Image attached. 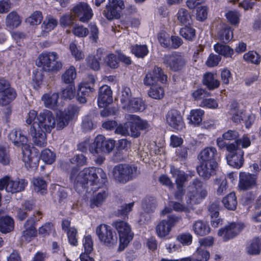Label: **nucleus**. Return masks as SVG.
I'll return each mask as SVG.
<instances>
[{
	"label": "nucleus",
	"instance_id": "47",
	"mask_svg": "<svg viewBox=\"0 0 261 261\" xmlns=\"http://www.w3.org/2000/svg\"><path fill=\"white\" fill-rule=\"evenodd\" d=\"M63 66L61 61L58 60V55L56 53L52 52L50 54V71L57 72L60 70Z\"/></svg>",
	"mask_w": 261,
	"mask_h": 261
},
{
	"label": "nucleus",
	"instance_id": "13",
	"mask_svg": "<svg viewBox=\"0 0 261 261\" xmlns=\"http://www.w3.org/2000/svg\"><path fill=\"white\" fill-rule=\"evenodd\" d=\"M166 120L169 126L176 130H181L185 123L180 112L175 109L169 110L166 115Z\"/></svg>",
	"mask_w": 261,
	"mask_h": 261
},
{
	"label": "nucleus",
	"instance_id": "56",
	"mask_svg": "<svg viewBox=\"0 0 261 261\" xmlns=\"http://www.w3.org/2000/svg\"><path fill=\"white\" fill-rule=\"evenodd\" d=\"M195 258L193 261H207L210 258V253L207 250H203L201 248H198L196 251Z\"/></svg>",
	"mask_w": 261,
	"mask_h": 261
},
{
	"label": "nucleus",
	"instance_id": "51",
	"mask_svg": "<svg viewBox=\"0 0 261 261\" xmlns=\"http://www.w3.org/2000/svg\"><path fill=\"white\" fill-rule=\"evenodd\" d=\"M132 51L136 57L143 58L147 55L148 50L145 45H136L132 47Z\"/></svg>",
	"mask_w": 261,
	"mask_h": 261
},
{
	"label": "nucleus",
	"instance_id": "49",
	"mask_svg": "<svg viewBox=\"0 0 261 261\" xmlns=\"http://www.w3.org/2000/svg\"><path fill=\"white\" fill-rule=\"evenodd\" d=\"M244 60L252 64L258 65L261 61V57L255 51H249L243 56Z\"/></svg>",
	"mask_w": 261,
	"mask_h": 261
},
{
	"label": "nucleus",
	"instance_id": "12",
	"mask_svg": "<svg viewBox=\"0 0 261 261\" xmlns=\"http://www.w3.org/2000/svg\"><path fill=\"white\" fill-rule=\"evenodd\" d=\"M124 8V3L122 0H109L103 14L109 20L118 19L120 16L121 11Z\"/></svg>",
	"mask_w": 261,
	"mask_h": 261
},
{
	"label": "nucleus",
	"instance_id": "23",
	"mask_svg": "<svg viewBox=\"0 0 261 261\" xmlns=\"http://www.w3.org/2000/svg\"><path fill=\"white\" fill-rule=\"evenodd\" d=\"M170 173L175 179L176 187L184 186L185 184L189 180V175L174 166L170 167Z\"/></svg>",
	"mask_w": 261,
	"mask_h": 261
},
{
	"label": "nucleus",
	"instance_id": "26",
	"mask_svg": "<svg viewBox=\"0 0 261 261\" xmlns=\"http://www.w3.org/2000/svg\"><path fill=\"white\" fill-rule=\"evenodd\" d=\"M34 224L35 220L34 218L31 217L28 219L24 224L25 230L23 232L22 240L29 242L32 238L35 237L37 230L35 227Z\"/></svg>",
	"mask_w": 261,
	"mask_h": 261
},
{
	"label": "nucleus",
	"instance_id": "48",
	"mask_svg": "<svg viewBox=\"0 0 261 261\" xmlns=\"http://www.w3.org/2000/svg\"><path fill=\"white\" fill-rule=\"evenodd\" d=\"M36 65L41 67L44 71L49 70V53L41 54L36 60Z\"/></svg>",
	"mask_w": 261,
	"mask_h": 261
},
{
	"label": "nucleus",
	"instance_id": "32",
	"mask_svg": "<svg viewBox=\"0 0 261 261\" xmlns=\"http://www.w3.org/2000/svg\"><path fill=\"white\" fill-rule=\"evenodd\" d=\"M218 38L224 42L230 41L233 38L231 29L226 24H222L217 34Z\"/></svg>",
	"mask_w": 261,
	"mask_h": 261
},
{
	"label": "nucleus",
	"instance_id": "28",
	"mask_svg": "<svg viewBox=\"0 0 261 261\" xmlns=\"http://www.w3.org/2000/svg\"><path fill=\"white\" fill-rule=\"evenodd\" d=\"M228 114L231 116L232 120L238 123L243 119L242 111L239 108V104L236 101H233L227 105Z\"/></svg>",
	"mask_w": 261,
	"mask_h": 261
},
{
	"label": "nucleus",
	"instance_id": "29",
	"mask_svg": "<svg viewBox=\"0 0 261 261\" xmlns=\"http://www.w3.org/2000/svg\"><path fill=\"white\" fill-rule=\"evenodd\" d=\"M204 114V111L201 109L192 110L187 118L188 123L194 126L199 125L202 121Z\"/></svg>",
	"mask_w": 261,
	"mask_h": 261
},
{
	"label": "nucleus",
	"instance_id": "53",
	"mask_svg": "<svg viewBox=\"0 0 261 261\" xmlns=\"http://www.w3.org/2000/svg\"><path fill=\"white\" fill-rule=\"evenodd\" d=\"M180 34L186 40L191 41L195 36V30L192 28L185 27L180 29Z\"/></svg>",
	"mask_w": 261,
	"mask_h": 261
},
{
	"label": "nucleus",
	"instance_id": "4",
	"mask_svg": "<svg viewBox=\"0 0 261 261\" xmlns=\"http://www.w3.org/2000/svg\"><path fill=\"white\" fill-rule=\"evenodd\" d=\"M137 168L127 164H118L112 171L113 177L118 182L125 184L136 175Z\"/></svg>",
	"mask_w": 261,
	"mask_h": 261
},
{
	"label": "nucleus",
	"instance_id": "15",
	"mask_svg": "<svg viewBox=\"0 0 261 261\" xmlns=\"http://www.w3.org/2000/svg\"><path fill=\"white\" fill-rule=\"evenodd\" d=\"M22 160L27 168H36L38 164V158L32 152L31 146L27 143L21 146Z\"/></svg>",
	"mask_w": 261,
	"mask_h": 261
},
{
	"label": "nucleus",
	"instance_id": "2",
	"mask_svg": "<svg viewBox=\"0 0 261 261\" xmlns=\"http://www.w3.org/2000/svg\"><path fill=\"white\" fill-rule=\"evenodd\" d=\"M37 120L31 126L29 134L35 144L43 147L47 143L46 133L49 129V111L43 110L38 115Z\"/></svg>",
	"mask_w": 261,
	"mask_h": 261
},
{
	"label": "nucleus",
	"instance_id": "38",
	"mask_svg": "<svg viewBox=\"0 0 261 261\" xmlns=\"http://www.w3.org/2000/svg\"><path fill=\"white\" fill-rule=\"evenodd\" d=\"M155 229L158 236L164 238L170 233L171 230V225L168 223L166 220H163L156 225Z\"/></svg>",
	"mask_w": 261,
	"mask_h": 261
},
{
	"label": "nucleus",
	"instance_id": "41",
	"mask_svg": "<svg viewBox=\"0 0 261 261\" xmlns=\"http://www.w3.org/2000/svg\"><path fill=\"white\" fill-rule=\"evenodd\" d=\"M125 118L126 120H131L132 122L137 124L139 130H144L149 127V124L147 121L141 119L137 115L127 114L125 115Z\"/></svg>",
	"mask_w": 261,
	"mask_h": 261
},
{
	"label": "nucleus",
	"instance_id": "22",
	"mask_svg": "<svg viewBox=\"0 0 261 261\" xmlns=\"http://www.w3.org/2000/svg\"><path fill=\"white\" fill-rule=\"evenodd\" d=\"M217 151L215 147H206L202 149L198 156L200 163L209 162L211 163H217L216 157Z\"/></svg>",
	"mask_w": 261,
	"mask_h": 261
},
{
	"label": "nucleus",
	"instance_id": "46",
	"mask_svg": "<svg viewBox=\"0 0 261 261\" xmlns=\"http://www.w3.org/2000/svg\"><path fill=\"white\" fill-rule=\"evenodd\" d=\"M149 96L154 99H161L165 95V91L161 86H153L150 87V89L148 91Z\"/></svg>",
	"mask_w": 261,
	"mask_h": 261
},
{
	"label": "nucleus",
	"instance_id": "5",
	"mask_svg": "<svg viewBox=\"0 0 261 261\" xmlns=\"http://www.w3.org/2000/svg\"><path fill=\"white\" fill-rule=\"evenodd\" d=\"M96 233L99 241L103 245L108 247H113L117 242V236L111 226L101 224L96 228Z\"/></svg>",
	"mask_w": 261,
	"mask_h": 261
},
{
	"label": "nucleus",
	"instance_id": "14",
	"mask_svg": "<svg viewBox=\"0 0 261 261\" xmlns=\"http://www.w3.org/2000/svg\"><path fill=\"white\" fill-rule=\"evenodd\" d=\"M243 223H231L226 226L224 228L220 229L218 234L223 237V239L227 241L237 236L244 228Z\"/></svg>",
	"mask_w": 261,
	"mask_h": 261
},
{
	"label": "nucleus",
	"instance_id": "50",
	"mask_svg": "<svg viewBox=\"0 0 261 261\" xmlns=\"http://www.w3.org/2000/svg\"><path fill=\"white\" fill-rule=\"evenodd\" d=\"M108 194L106 191H102L99 192L96 195L93 196L90 201V206L91 208H94L95 206H99L106 199Z\"/></svg>",
	"mask_w": 261,
	"mask_h": 261
},
{
	"label": "nucleus",
	"instance_id": "45",
	"mask_svg": "<svg viewBox=\"0 0 261 261\" xmlns=\"http://www.w3.org/2000/svg\"><path fill=\"white\" fill-rule=\"evenodd\" d=\"M128 107L124 108L129 111L135 112L142 111L145 109V105L142 100L139 98H133L128 103Z\"/></svg>",
	"mask_w": 261,
	"mask_h": 261
},
{
	"label": "nucleus",
	"instance_id": "19",
	"mask_svg": "<svg viewBox=\"0 0 261 261\" xmlns=\"http://www.w3.org/2000/svg\"><path fill=\"white\" fill-rule=\"evenodd\" d=\"M9 140L17 147H21L28 143V138L20 128H14L8 134Z\"/></svg>",
	"mask_w": 261,
	"mask_h": 261
},
{
	"label": "nucleus",
	"instance_id": "31",
	"mask_svg": "<svg viewBox=\"0 0 261 261\" xmlns=\"http://www.w3.org/2000/svg\"><path fill=\"white\" fill-rule=\"evenodd\" d=\"M203 84L210 90H213L219 86L220 82L213 73L207 72L203 75Z\"/></svg>",
	"mask_w": 261,
	"mask_h": 261
},
{
	"label": "nucleus",
	"instance_id": "59",
	"mask_svg": "<svg viewBox=\"0 0 261 261\" xmlns=\"http://www.w3.org/2000/svg\"><path fill=\"white\" fill-rule=\"evenodd\" d=\"M239 137V133L236 130H228L222 135V139L227 141H236Z\"/></svg>",
	"mask_w": 261,
	"mask_h": 261
},
{
	"label": "nucleus",
	"instance_id": "43",
	"mask_svg": "<svg viewBox=\"0 0 261 261\" xmlns=\"http://www.w3.org/2000/svg\"><path fill=\"white\" fill-rule=\"evenodd\" d=\"M177 19L181 24H190L191 22V16L187 10L180 8L177 13Z\"/></svg>",
	"mask_w": 261,
	"mask_h": 261
},
{
	"label": "nucleus",
	"instance_id": "62",
	"mask_svg": "<svg viewBox=\"0 0 261 261\" xmlns=\"http://www.w3.org/2000/svg\"><path fill=\"white\" fill-rule=\"evenodd\" d=\"M73 34L79 37H85L89 33V30L87 28L83 25H76L72 29Z\"/></svg>",
	"mask_w": 261,
	"mask_h": 261
},
{
	"label": "nucleus",
	"instance_id": "20",
	"mask_svg": "<svg viewBox=\"0 0 261 261\" xmlns=\"http://www.w3.org/2000/svg\"><path fill=\"white\" fill-rule=\"evenodd\" d=\"M217 168V163H211L210 165L209 162H202L197 167V171L200 176L204 179H208L215 174Z\"/></svg>",
	"mask_w": 261,
	"mask_h": 261
},
{
	"label": "nucleus",
	"instance_id": "42",
	"mask_svg": "<svg viewBox=\"0 0 261 261\" xmlns=\"http://www.w3.org/2000/svg\"><path fill=\"white\" fill-rule=\"evenodd\" d=\"M224 206L229 210H234L237 205V197L234 193L231 192L222 200Z\"/></svg>",
	"mask_w": 261,
	"mask_h": 261
},
{
	"label": "nucleus",
	"instance_id": "54",
	"mask_svg": "<svg viewBox=\"0 0 261 261\" xmlns=\"http://www.w3.org/2000/svg\"><path fill=\"white\" fill-rule=\"evenodd\" d=\"M42 19V14L40 12L35 11L27 19V22L31 25L39 24Z\"/></svg>",
	"mask_w": 261,
	"mask_h": 261
},
{
	"label": "nucleus",
	"instance_id": "60",
	"mask_svg": "<svg viewBox=\"0 0 261 261\" xmlns=\"http://www.w3.org/2000/svg\"><path fill=\"white\" fill-rule=\"evenodd\" d=\"M82 128L85 132L91 130L94 128V124L90 116H86L83 119Z\"/></svg>",
	"mask_w": 261,
	"mask_h": 261
},
{
	"label": "nucleus",
	"instance_id": "25",
	"mask_svg": "<svg viewBox=\"0 0 261 261\" xmlns=\"http://www.w3.org/2000/svg\"><path fill=\"white\" fill-rule=\"evenodd\" d=\"M244 151L242 149H238L235 154H228L226 159L228 164L236 168H240L244 163Z\"/></svg>",
	"mask_w": 261,
	"mask_h": 261
},
{
	"label": "nucleus",
	"instance_id": "64",
	"mask_svg": "<svg viewBox=\"0 0 261 261\" xmlns=\"http://www.w3.org/2000/svg\"><path fill=\"white\" fill-rule=\"evenodd\" d=\"M156 206V201L153 198L145 199L142 202L143 208L147 212L152 211Z\"/></svg>",
	"mask_w": 261,
	"mask_h": 261
},
{
	"label": "nucleus",
	"instance_id": "61",
	"mask_svg": "<svg viewBox=\"0 0 261 261\" xmlns=\"http://www.w3.org/2000/svg\"><path fill=\"white\" fill-rule=\"evenodd\" d=\"M100 57L96 58L93 55H90L87 58V61L89 66L94 70H98L100 68L99 60Z\"/></svg>",
	"mask_w": 261,
	"mask_h": 261
},
{
	"label": "nucleus",
	"instance_id": "37",
	"mask_svg": "<svg viewBox=\"0 0 261 261\" xmlns=\"http://www.w3.org/2000/svg\"><path fill=\"white\" fill-rule=\"evenodd\" d=\"M76 77V71L73 66H71L66 70L62 75V81L66 84L73 85L74 81Z\"/></svg>",
	"mask_w": 261,
	"mask_h": 261
},
{
	"label": "nucleus",
	"instance_id": "1",
	"mask_svg": "<svg viewBox=\"0 0 261 261\" xmlns=\"http://www.w3.org/2000/svg\"><path fill=\"white\" fill-rule=\"evenodd\" d=\"M70 180L74 184H81L85 186L90 183L91 185H103L107 181V175L103 170L100 168H86L79 171V169L74 168L72 169Z\"/></svg>",
	"mask_w": 261,
	"mask_h": 261
},
{
	"label": "nucleus",
	"instance_id": "21",
	"mask_svg": "<svg viewBox=\"0 0 261 261\" xmlns=\"http://www.w3.org/2000/svg\"><path fill=\"white\" fill-rule=\"evenodd\" d=\"M256 185V177L255 175L249 173L241 172L239 187L241 190H247Z\"/></svg>",
	"mask_w": 261,
	"mask_h": 261
},
{
	"label": "nucleus",
	"instance_id": "58",
	"mask_svg": "<svg viewBox=\"0 0 261 261\" xmlns=\"http://www.w3.org/2000/svg\"><path fill=\"white\" fill-rule=\"evenodd\" d=\"M66 232L69 243L73 246H76L77 245L76 229L74 227L70 228Z\"/></svg>",
	"mask_w": 261,
	"mask_h": 261
},
{
	"label": "nucleus",
	"instance_id": "33",
	"mask_svg": "<svg viewBox=\"0 0 261 261\" xmlns=\"http://www.w3.org/2000/svg\"><path fill=\"white\" fill-rule=\"evenodd\" d=\"M34 190L37 193L44 195L47 193V182L41 178H34L32 181Z\"/></svg>",
	"mask_w": 261,
	"mask_h": 261
},
{
	"label": "nucleus",
	"instance_id": "40",
	"mask_svg": "<svg viewBox=\"0 0 261 261\" xmlns=\"http://www.w3.org/2000/svg\"><path fill=\"white\" fill-rule=\"evenodd\" d=\"M261 251V239L258 237L252 239L250 244L247 247L246 251L250 255H257Z\"/></svg>",
	"mask_w": 261,
	"mask_h": 261
},
{
	"label": "nucleus",
	"instance_id": "44",
	"mask_svg": "<svg viewBox=\"0 0 261 261\" xmlns=\"http://www.w3.org/2000/svg\"><path fill=\"white\" fill-rule=\"evenodd\" d=\"M132 98L130 88L127 87H123L120 96V100L123 109L128 107V103Z\"/></svg>",
	"mask_w": 261,
	"mask_h": 261
},
{
	"label": "nucleus",
	"instance_id": "36",
	"mask_svg": "<svg viewBox=\"0 0 261 261\" xmlns=\"http://www.w3.org/2000/svg\"><path fill=\"white\" fill-rule=\"evenodd\" d=\"M21 22V19L15 11H12L9 13L6 19V25L10 28H17Z\"/></svg>",
	"mask_w": 261,
	"mask_h": 261
},
{
	"label": "nucleus",
	"instance_id": "55",
	"mask_svg": "<svg viewBox=\"0 0 261 261\" xmlns=\"http://www.w3.org/2000/svg\"><path fill=\"white\" fill-rule=\"evenodd\" d=\"M228 21L233 25H237L240 22L241 15L237 11H230L226 14Z\"/></svg>",
	"mask_w": 261,
	"mask_h": 261
},
{
	"label": "nucleus",
	"instance_id": "16",
	"mask_svg": "<svg viewBox=\"0 0 261 261\" xmlns=\"http://www.w3.org/2000/svg\"><path fill=\"white\" fill-rule=\"evenodd\" d=\"M70 119L66 114L61 111H54V113L50 112V127H56L58 129H62L68 125Z\"/></svg>",
	"mask_w": 261,
	"mask_h": 261
},
{
	"label": "nucleus",
	"instance_id": "35",
	"mask_svg": "<svg viewBox=\"0 0 261 261\" xmlns=\"http://www.w3.org/2000/svg\"><path fill=\"white\" fill-rule=\"evenodd\" d=\"M193 230L196 234L203 236L210 232V228L208 225L202 221L198 220L194 223Z\"/></svg>",
	"mask_w": 261,
	"mask_h": 261
},
{
	"label": "nucleus",
	"instance_id": "34",
	"mask_svg": "<svg viewBox=\"0 0 261 261\" xmlns=\"http://www.w3.org/2000/svg\"><path fill=\"white\" fill-rule=\"evenodd\" d=\"M14 229V221L9 216L0 217V231L3 233H8Z\"/></svg>",
	"mask_w": 261,
	"mask_h": 261
},
{
	"label": "nucleus",
	"instance_id": "30",
	"mask_svg": "<svg viewBox=\"0 0 261 261\" xmlns=\"http://www.w3.org/2000/svg\"><path fill=\"white\" fill-rule=\"evenodd\" d=\"M16 96L14 89L9 87L0 93V105L6 106L13 100Z\"/></svg>",
	"mask_w": 261,
	"mask_h": 261
},
{
	"label": "nucleus",
	"instance_id": "57",
	"mask_svg": "<svg viewBox=\"0 0 261 261\" xmlns=\"http://www.w3.org/2000/svg\"><path fill=\"white\" fill-rule=\"evenodd\" d=\"M75 88L74 85H69L62 90V95L65 99H72L74 97Z\"/></svg>",
	"mask_w": 261,
	"mask_h": 261
},
{
	"label": "nucleus",
	"instance_id": "11",
	"mask_svg": "<svg viewBox=\"0 0 261 261\" xmlns=\"http://www.w3.org/2000/svg\"><path fill=\"white\" fill-rule=\"evenodd\" d=\"M71 13L75 18L82 22H88L93 15L90 6L86 3L80 2L71 9Z\"/></svg>",
	"mask_w": 261,
	"mask_h": 261
},
{
	"label": "nucleus",
	"instance_id": "10",
	"mask_svg": "<svg viewBox=\"0 0 261 261\" xmlns=\"http://www.w3.org/2000/svg\"><path fill=\"white\" fill-rule=\"evenodd\" d=\"M187 61L185 57L178 53L165 55L163 63L171 70L176 72L182 70L186 66Z\"/></svg>",
	"mask_w": 261,
	"mask_h": 261
},
{
	"label": "nucleus",
	"instance_id": "18",
	"mask_svg": "<svg viewBox=\"0 0 261 261\" xmlns=\"http://www.w3.org/2000/svg\"><path fill=\"white\" fill-rule=\"evenodd\" d=\"M97 101L100 107H105L112 102V91L110 87L105 85L100 87Z\"/></svg>",
	"mask_w": 261,
	"mask_h": 261
},
{
	"label": "nucleus",
	"instance_id": "3",
	"mask_svg": "<svg viewBox=\"0 0 261 261\" xmlns=\"http://www.w3.org/2000/svg\"><path fill=\"white\" fill-rule=\"evenodd\" d=\"M186 201L188 204H197L206 197L207 191L204 188L203 182L196 179L187 187Z\"/></svg>",
	"mask_w": 261,
	"mask_h": 261
},
{
	"label": "nucleus",
	"instance_id": "7",
	"mask_svg": "<svg viewBox=\"0 0 261 261\" xmlns=\"http://www.w3.org/2000/svg\"><path fill=\"white\" fill-rule=\"evenodd\" d=\"M115 144V142L113 140L107 139L101 135H97L90 148V153L94 155L100 153H109L113 150Z\"/></svg>",
	"mask_w": 261,
	"mask_h": 261
},
{
	"label": "nucleus",
	"instance_id": "17",
	"mask_svg": "<svg viewBox=\"0 0 261 261\" xmlns=\"http://www.w3.org/2000/svg\"><path fill=\"white\" fill-rule=\"evenodd\" d=\"M203 0H187L186 3L188 7L191 9H196V16L197 19L202 21L207 17V8L201 4Z\"/></svg>",
	"mask_w": 261,
	"mask_h": 261
},
{
	"label": "nucleus",
	"instance_id": "6",
	"mask_svg": "<svg viewBox=\"0 0 261 261\" xmlns=\"http://www.w3.org/2000/svg\"><path fill=\"white\" fill-rule=\"evenodd\" d=\"M113 226L117 230L119 235L120 244L118 251H122L133 239L134 233L132 231L130 226L125 221H116L113 223Z\"/></svg>",
	"mask_w": 261,
	"mask_h": 261
},
{
	"label": "nucleus",
	"instance_id": "63",
	"mask_svg": "<svg viewBox=\"0 0 261 261\" xmlns=\"http://www.w3.org/2000/svg\"><path fill=\"white\" fill-rule=\"evenodd\" d=\"M105 63L111 68H116L118 66L117 58L114 54L108 55L105 59Z\"/></svg>",
	"mask_w": 261,
	"mask_h": 261
},
{
	"label": "nucleus",
	"instance_id": "9",
	"mask_svg": "<svg viewBox=\"0 0 261 261\" xmlns=\"http://www.w3.org/2000/svg\"><path fill=\"white\" fill-rule=\"evenodd\" d=\"M167 75L160 67L155 66L153 69L149 71L143 79V84L148 87L156 86L158 82L165 83L167 81Z\"/></svg>",
	"mask_w": 261,
	"mask_h": 261
},
{
	"label": "nucleus",
	"instance_id": "8",
	"mask_svg": "<svg viewBox=\"0 0 261 261\" xmlns=\"http://www.w3.org/2000/svg\"><path fill=\"white\" fill-rule=\"evenodd\" d=\"M27 185L28 182L23 179H13L8 176L0 179V190L5 189L6 192L12 193L24 190Z\"/></svg>",
	"mask_w": 261,
	"mask_h": 261
},
{
	"label": "nucleus",
	"instance_id": "27",
	"mask_svg": "<svg viewBox=\"0 0 261 261\" xmlns=\"http://www.w3.org/2000/svg\"><path fill=\"white\" fill-rule=\"evenodd\" d=\"M34 224L35 220L34 218L31 217L28 219L24 224L25 230L23 232L22 240L29 242L32 238L35 237L37 230L35 227Z\"/></svg>",
	"mask_w": 261,
	"mask_h": 261
},
{
	"label": "nucleus",
	"instance_id": "39",
	"mask_svg": "<svg viewBox=\"0 0 261 261\" xmlns=\"http://www.w3.org/2000/svg\"><path fill=\"white\" fill-rule=\"evenodd\" d=\"M214 48L217 53L225 57L231 58L233 55V49L226 44L218 43L214 45Z\"/></svg>",
	"mask_w": 261,
	"mask_h": 261
},
{
	"label": "nucleus",
	"instance_id": "24",
	"mask_svg": "<svg viewBox=\"0 0 261 261\" xmlns=\"http://www.w3.org/2000/svg\"><path fill=\"white\" fill-rule=\"evenodd\" d=\"M93 87L88 85L86 83H82L79 86L77 92V99L81 103H85L87 98L91 96V94L94 91Z\"/></svg>",
	"mask_w": 261,
	"mask_h": 261
},
{
	"label": "nucleus",
	"instance_id": "52",
	"mask_svg": "<svg viewBox=\"0 0 261 261\" xmlns=\"http://www.w3.org/2000/svg\"><path fill=\"white\" fill-rule=\"evenodd\" d=\"M215 185L218 187L217 189V194L218 195H222L226 192L227 188V180L225 178L220 177L216 179L215 180Z\"/></svg>",
	"mask_w": 261,
	"mask_h": 261
}]
</instances>
